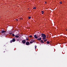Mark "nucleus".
Segmentation results:
<instances>
[{
	"mask_svg": "<svg viewBox=\"0 0 67 67\" xmlns=\"http://www.w3.org/2000/svg\"><path fill=\"white\" fill-rule=\"evenodd\" d=\"M29 40V38H26V40Z\"/></svg>",
	"mask_w": 67,
	"mask_h": 67,
	"instance_id": "22",
	"label": "nucleus"
},
{
	"mask_svg": "<svg viewBox=\"0 0 67 67\" xmlns=\"http://www.w3.org/2000/svg\"><path fill=\"white\" fill-rule=\"evenodd\" d=\"M16 21H18V19H16Z\"/></svg>",
	"mask_w": 67,
	"mask_h": 67,
	"instance_id": "24",
	"label": "nucleus"
},
{
	"mask_svg": "<svg viewBox=\"0 0 67 67\" xmlns=\"http://www.w3.org/2000/svg\"><path fill=\"white\" fill-rule=\"evenodd\" d=\"M6 32V31H4L3 30V31L2 30V31L1 32V33H5Z\"/></svg>",
	"mask_w": 67,
	"mask_h": 67,
	"instance_id": "5",
	"label": "nucleus"
},
{
	"mask_svg": "<svg viewBox=\"0 0 67 67\" xmlns=\"http://www.w3.org/2000/svg\"><path fill=\"white\" fill-rule=\"evenodd\" d=\"M29 36L30 37H32V36L31 35Z\"/></svg>",
	"mask_w": 67,
	"mask_h": 67,
	"instance_id": "18",
	"label": "nucleus"
},
{
	"mask_svg": "<svg viewBox=\"0 0 67 67\" xmlns=\"http://www.w3.org/2000/svg\"><path fill=\"white\" fill-rule=\"evenodd\" d=\"M33 9H36V7H34L33 8Z\"/></svg>",
	"mask_w": 67,
	"mask_h": 67,
	"instance_id": "17",
	"label": "nucleus"
},
{
	"mask_svg": "<svg viewBox=\"0 0 67 67\" xmlns=\"http://www.w3.org/2000/svg\"><path fill=\"white\" fill-rule=\"evenodd\" d=\"M19 38H20V37H19Z\"/></svg>",
	"mask_w": 67,
	"mask_h": 67,
	"instance_id": "31",
	"label": "nucleus"
},
{
	"mask_svg": "<svg viewBox=\"0 0 67 67\" xmlns=\"http://www.w3.org/2000/svg\"><path fill=\"white\" fill-rule=\"evenodd\" d=\"M12 41H13V42H15V38H14L13 39Z\"/></svg>",
	"mask_w": 67,
	"mask_h": 67,
	"instance_id": "7",
	"label": "nucleus"
},
{
	"mask_svg": "<svg viewBox=\"0 0 67 67\" xmlns=\"http://www.w3.org/2000/svg\"><path fill=\"white\" fill-rule=\"evenodd\" d=\"M45 3H46V2H45Z\"/></svg>",
	"mask_w": 67,
	"mask_h": 67,
	"instance_id": "32",
	"label": "nucleus"
},
{
	"mask_svg": "<svg viewBox=\"0 0 67 67\" xmlns=\"http://www.w3.org/2000/svg\"><path fill=\"white\" fill-rule=\"evenodd\" d=\"M47 43L48 44H49V42L48 41H47Z\"/></svg>",
	"mask_w": 67,
	"mask_h": 67,
	"instance_id": "10",
	"label": "nucleus"
},
{
	"mask_svg": "<svg viewBox=\"0 0 67 67\" xmlns=\"http://www.w3.org/2000/svg\"><path fill=\"white\" fill-rule=\"evenodd\" d=\"M66 31H67V29L66 30Z\"/></svg>",
	"mask_w": 67,
	"mask_h": 67,
	"instance_id": "29",
	"label": "nucleus"
},
{
	"mask_svg": "<svg viewBox=\"0 0 67 67\" xmlns=\"http://www.w3.org/2000/svg\"><path fill=\"white\" fill-rule=\"evenodd\" d=\"M12 35L13 36V37L15 36V35H14V34H12Z\"/></svg>",
	"mask_w": 67,
	"mask_h": 67,
	"instance_id": "13",
	"label": "nucleus"
},
{
	"mask_svg": "<svg viewBox=\"0 0 67 67\" xmlns=\"http://www.w3.org/2000/svg\"><path fill=\"white\" fill-rule=\"evenodd\" d=\"M42 14H44V12H43V13H42Z\"/></svg>",
	"mask_w": 67,
	"mask_h": 67,
	"instance_id": "26",
	"label": "nucleus"
},
{
	"mask_svg": "<svg viewBox=\"0 0 67 67\" xmlns=\"http://www.w3.org/2000/svg\"><path fill=\"white\" fill-rule=\"evenodd\" d=\"M21 20H23V18H21Z\"/></svg>",
	"mask_w": 67,
	"mask_h": 67,
	"instance_id": "27",
	"label": "nucleus"
},
{
	"mask_svg": "<svg viewBox=\"0 0 67 67\" xmlns=\"http://www.w3.org/2000/svg\"><path fill=\"white\" fill-rule=\"evenodd\" d=\"M44 40V42H46V40Z\"/></svg>",
	"mask_w": 67,
	"mask_h": 67,
	"instance_id": "23",
	"label": "nucleus"
},
{
	"mask_svg": "<svg viewBox=\"0 0 67 67\" xmlns=\"http://www.w3.org/2000/svg\"><path fill=\"white\" fill-rule=\"evenodd\" d=\"M60 4H62V2H60Z\"/></svg>",
	"mask_w": 67,
	"mask_h": 67,
	"instance_id": "21",
	"label": "nucleus"
},
{
	"mask_svg": "<svg viewBox=\"0 0 67 67\" xmlns=\"http://www.w3.org/2000/svg\"><path fill=\"white\" fill-rule=\"evenodd\" d=\"M17 41H20V39L19 38H18L17 39Z\"/></svg>",
	"mask_w": 67,
	"mask_h": 67,
	"instance_id": "14",
	"label": "nucleus"
},
{
	"mask_svg": "<svg viewBox=\"0 0 67 67\" xmlns=\"http://www.w3.org/2000/svg\"><path fill=\"white\" fill-rule=\"evenodd\" d=\"M41 43H44V42H43V40H41Z\"/></svg>",
	"mask_w": 67,
	"mask_h": 67,
	"instance_id": "9",
	"label": "nucleus"
},
{
	"mask_svg": "<svg viewBox=\"0 0 67 67\" xmlns=\"http://www.w3.org/2000/svg\"><path fill=\"white\" fill-rule=\"evenodd\" d=\"M9 34H10V35H11V34H12V33L10 32L9 33Z\"/></svg>",
	"mask_w": 67,
	"mask_h": 67,
	"instance_id": "19",
	"label": "nucleus"
},
{
	"mask_svg": "<svg viewBox=\"0 0 67 67\" xmlns=\"http://www.w3.org/2000/svg\"><path fill=\"white\" fill-rule=\"evenodd\" d=\"M13 42V41L12 40H11L10 41V43H12V42Z\"/></svg>",
	"mask_w": 67,
	"mask_h": 67,
	"instance_id": "11",
	"label": "nucleus"
},
{
	"mask_svg": "<svg viewBox=\"0 0 67 67\" xmlns=\"http://www.w3.org/2000/svg\"><path fill=\"white\" fill-rule=\"evenodd\" d=\"M37 40H38V41H41V40H42V38H39L37 39Z\"/></svg>",
	"mask_w": 67,
	"mask_h": 67,
	"instance_id": "6",
	"label": "nucleus"
},
{
	"mask_svg": "<svg viewBox=\"0 0 67 67\" xmlns=\"http://www.w3.org/2000/svg\"><path fill=\"white\" fill-rule=\"evenodd\" d=\"M26 45H29L30 44V42H29L27 41L26 42Z\"/></svg>",
	"mask_w": 67,
	"mask_h": 67,
	"instance_id": "3",
	"label": "nucleus"
},
{
	"mask_svg": "<svg viewBox=\"0 0 67 67\" xmlns=\"http://www.w3.org/2000/svg\"><path fill=\"white\" fill-rule=\"evenodd\" d=\"M32 41L33 43L35 42V41L34 40H32Z\"/></svg>",
	"mask_w": 67,
	"mask_h": 67,
	"instance_id": "12",
	"label": "nucleus"
},
{
	"mask_svg": "<svg viewBox=\"0 0 67 67\" xmlns=\"http://www.w3.org/2000/svg\"><path fill=\"white\" fill-rule=\"evenodd\" d=\"M31 17L30 16L29 17V19H31Z\"/></svg>",
	"mask_w": 67,
	"mask_h": 67,
	"instance_id": "15",
	"label": "nucleus"
},
{
	"mask_svg": "<svg viewBox=\"0 0 67 67\" xmlns=\"http://www.w3.org/2000/svg\"><path fill=\"white\" fill-rule=\"evenodd\" d=\"M30 44H32V43H33V42H30Z\"/></svg>",
	"mask_w": 67,
	"mask_h": 67,
	"instance_id": "16",
	"label": "nucleus"
},
{
	"mask_svg": "<svg viewBox=\"0 0 67 67\" xmlns=\"http://www.w3.org/2000/svg\"><path fill=\"white\" fill-rule=\"evenodd\" d=\"M35 49H36V47H37V46H35Z\"/></svg>",
	"mask_w": 67,
	"mask_h": 67,
	"instance_id": "20",
	"label": "nucleus"
},
{
	"mask_svg": "<svg viewBox=\"0 0 67 67\" xmlns=\"http://www.w3.org/2000/svg\"><path fill=\"white\" fill-rule=\"evenodd\" d=\"M34 37L35 38L37 39V38H38V37L36 35H35L34 36Z\"/></svg>",
	"mask_w": 67,
	"mask_h": 67,
	"instance_id": "4",
	"label": "nucleus"
},
{
	"mask_svg": "<svg viewBox=\"0 0 67 67\" xmlns=\"http://www.w3.org/2000/svg\"><path fill=\"white\" fill-rule=\"evenodd\" d=\"M15 37H16L17 38H18V37H19V36L18 35H15Z\"/></svg>",
	"mask_w": 67,
	"mask_h": 67,
	"instance_id": "8",
	"label": "nucleus"
},
{
	"mask_svg": "<svg viewBox=\"0 0 67 67\" xmlns=\"http://www.w3.org/2000/svg\"><path fill=\"white\" fill-rule=\"evenodd\" d=\"M21 18H20V20H21Z\"/></svg>",
	"mask_w": 67,
	"mask_h": 67,
	"instance_id": "33",
	"label": "nucleus"
},
{
	"mask_svg": "<svg viewBox=\"0 0 67 67\" xmlns=\"http://www.w3.org/2000/svg\"><path fill=\"white\" fill-rule=\"evenodd\" d=\"M41 36L43 40L46 39V36L45 34H42Z\"/></svg>",
	"mask_w": 67,
	"mask_h": 67,
	"instance_id": "1",
	"label": "nucleus"
},
{
	"mask_svg": "<svg viewBox=\"0 0 67 67\" xmlns=\"http://www.w3.org/2000/svg\"><path fill=\"white\" fill-rule=\"evenodd\" d=\"M29 8L28 9V10H29Z\"/></svg>",
	"mask_w": 67,
	"mask_h": 67,
	"instance_id": "30",
	"label": "nucleus"
},
{
	"mask_svg": "<svg viewBox=\"0 0 67 67\" xmlns=\"http://www.w3.org/2000/svg\"><path fill=\"white\" fill-rule=\"evenodd\" d=\"M41 12L42 13L43 12H44L43 11H42Z\"/></svg>",
	"mask_w": 67,
	"mask_h": 67,
	"instance_id": "25",
	"label": "nucleus"
},
{
	"mask_svg": "<svg viewBox=\"0 0 67 67\" xmlns=\"http://www.w3.org/2000/svg\"><path fill=\"white\" fill-rule=\"evenodd\" d=\"M22 42L23 44H25L26 42V40H23L22 41Z\"/></svg>",
	"mask_w": 67,
	"mask_h": 67,
	"instance_id": "2",
	"label": "nucleus"
},
{
	"mask_svg": "<svg viewBox=\"0 0 67 67\" xmlns=\"http://www.w3.org/2000/svg\"><path fill=\"white\" fill-rule=\"evenodd\" d=\"M46 41H47V40H46Z\"/></svg>",
	"mask_w": 67,
	"mask_h": 67,
	"instance_id": "28",
	"label": "nucleus"
}]
</instances>
